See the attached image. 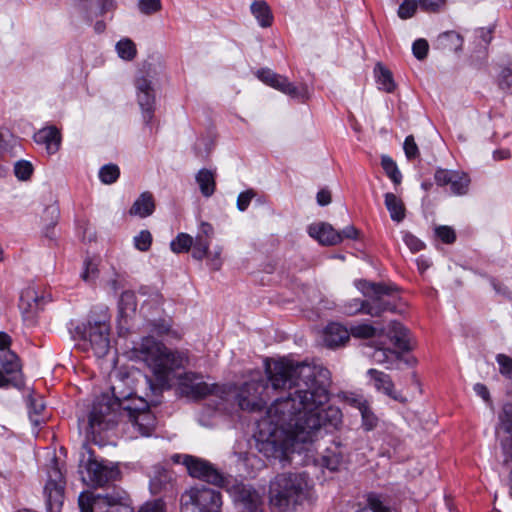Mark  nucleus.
I'll return each instance as SVG.
<instances>
[{"instance_id":"f257e3e1","label":"nucleus","mask_w":512,"mask_h":512,"mask_svg":"<svg viewBox=\"0 0 512 512\" xmlns=\"http://www.w3.org/2000/svg\"><path fill=\"white\" fill-rule=\"evenodd\" d=\"M267 379L260 373L240 387L223 385L230 394L220 397L222 403L234 399L241 410H261L269 391H287L276 399L258 423V449L266 457L292 461L305 445L313 442L322 427L337 428L342 413L327 406L330 399V372L319 364L294 363L282 359L266 366Z\"/></svg>"},{"instance_id":"f03ea898","label":"nucleus","mask_w":512,"mask_h":512,"mask_svg":"<svg viewBox=\"0 0 512 512\" xmlns=\"http://www.w3.org/2000/svg\"><path fill=\"white\" fill-rule=\"evenodd\" d=\"M123 417L127 418L140 436H150L157 425L156 416L144 401L140 405L122 406L114 393L102 394L95 399L89 415V425L92 433H101L113 428Z\"/></svg>"},{"instance_id":"7ed1b4c3","label":"nucleus","mask_w":512,"mask_h":512,"mask_svg":"<svg viewBox=\"0 0 512 512\" xmlns=\"http://www.w3.org/2000/svg\"><path fill=\"white\" fill-rule=\"evenodd\" d=\"M313 483L306 472L278 474L269 485V504L274 512H293L312 498Z\"/></svg>"},{"instance_id":"20e7f679","label":"nucleus","mask_w":512,"mask_h":512,"mask_svg":"<svg viewBox=\"0 0 512 512\" xmlns=\"http://www.w3.org/2000/svg\"><path fill=\"white\" fill-rule=\"evenodd\" d=\"M132 354L145 362L161 381L167 380L171 372L184 368L189 361L184 352L170 350L152 337H144L133 347Z\"/></svg>"},{"instance_id":"39448f33","label":"nucleus","mask_w":512,"mask_h":512,"mask_svg":"<svg viewBox=\"0 0 512 512\" xmlns=\"http://www.w3.org/2000/svg\"><path fill=\"white\" fill-rule=\"evenodd\" d=\"M109 320L108 307L97 305L90 311L88 326L77 325L70 333L75 340L88 341L97 357H104L110 349Z\"/></svg>"},{"instance_id":"423d86ee","label":"nucleus","mask_w":512,"mask_h":512,"mask_svg":"<svg viewBox=\"0 0 512 512\" xmlns=\"http://www.w3.org/2000/svg\"><path fill=\"white\" fill-rule=\"evenodd\" d=\"M357 287L369 300L356 301V309H349V313H363L372 317H379L385 311L395 310L390 302L383 299L384 295L392 293L393 287L367 281H359Z\"/></svg>"},{"instance_id":"0eeeda50","label":"nucleus","mask_w":512,"mask_h":512,"mask_svg":"<svg viewBox=\"0 0 512 512\" xmlns=\"http://www.w3.org/2000/svg\"><path fill=\"white\" fill-rule=\"evenodd\" d=\"M84 449L87 453V458L83 454L80 461V468H84L86 472V476L83 475L82 477L84 482L93 487H103L121 478L118 463L98 460L91 449L86 447Z\"/></svg>"},{"instance_id":"6e6552de","label":"nucleus","mask_w":512,"mask_h":512,"mask_svg":"<svg viewBox=\"0 0 512 512\" xmlns=\"http://www.w3.org/2000/svg\"><path fill=\"white\" fill-rule=\"evenodd\" d=\"M127 501L124 491H113L104 495L85 491L78 497L81 512H133Z\"/></svg>"},{"instance_id":"1a4fd4ad","label":"nucleus","mask_w":512,"mask_h":512,"mask_svg":"<svg viewBox=\"0 0 512 512\" xmlns=\"http://www.w3.org/2000/svg\"><path fill=\"white\" fill-rule=\"evenodd\" d=\"M220 492L205 486L192 487L182 496V512H220Z\"/></svg>"},{"instance_id":"9d476101","label":"nucleus","mask_w":512,"mask_h":512,"mask_svg":"<svg viewBox=\"0 0 512 512\" xmlns=\"http://www.w3.org/2000/svg\"><path fill=\"white\" fill-rule=\"evenodd\" d=\"M178 389L181 395L193 400L207 396H215L220 399V397L230 394L228 388L218 384H208L203 381L200 374L192 372L185 373L179 378Z\"/></svg>"},{"instance_id":"9b49d317","label":"nucleus","mask_w":512,"mask_h":512,"mask_svg":"<svg viewBox=\"0 0 512 512\" xmlns=\"http://www.w3.org/2000/svg\"><path fill=\"white\" fill-rule=\"evenodd\" d=\"M48 480L44 488L47 498V512H62L64 502L63 475L55 459L47 471Z\"/></svg>"},{"instance_id":"f8f14e48","label":"nucleus","mask_w":512,"mask_h":512,"mask_svg":"<svg viewBox=\"0 0 512 512\" xmlns=\"http://www.w3.org/2000/svg\"><path fill=\"white\" fill-rule=\"evenodd\" d=\"M256 76L263 83L279 90L280 92L290 96L291 98L305 100L307 97V90L305 87H296L293 83L280 74L273 72L268 68L260 69L256 72Z\"/></svg>"},{"instance_id":"ddd939ff","label":"nucleus","mask_w":512,"mask_h":512,"mask_svg":"<svg viewBox=\"0 0 512 512\" xmlns=\"http://www.w3.org/2000/svg\"><path fill=\"white\" fill-rule=\"evenodd\" d=\"M48 299L35 285L26 287L20 296L19 308L25 321L33 323Z\"/></svg>"},{"instance_id":"4468645a","label":"nucleus","mask_w":512,"mask_h":512,"mask_svg":"<svg viewBox=\"0 0 512 512\" xmlns=\"http://www.w3.org/2000/svg\"><path fill=\"white\" fill-rule=\"evenodd\" d=\"M233 497L238 512H264L262 494L250 485H236Z\"/></svg>"},{"instance_id":"2eb2a0df","label":"nucleus","mask_w":512,"mask_h":512,"mask_svg":"<svg viewBox=\"0 0 512 512\" xmlns=\"http://www.w3.org/2000/svg\"><path fill=\"white\" fill-rule=\"evenodd\" d=\"M184 464L190 476L201 479L216 486L224 483L223 475L208 461L194 457L186 456Z\"/></svg>"},{"instance_id":"dca6fc26","label":"nucleus","mask_w":512,"mask_h":512,"mask_svg":"<svg viewBox=\"0 0 512 512\" xmlns=\"http://www.w3.org/2000/svg\"><path fill=\"white\" fill-rule=\"evenodd\" d=\"M434 179L437 185H450L451 192L455 195H464L468 191L470 179L467 174L460 171L438 169Z\"/></svg>"},{"instance_id":"f3484780","label":"nucleus","mask_w":512,"mask_h":512,"mask_svg":"<svg viewBox=\"0 0 512 512\" xmlns=\"http://www.w3.org/2000/svg\"><path fill=\"white\" fill-rule=\"evenodd\" d=\"M137 100L143 113L146 123L152 120L154 112L155 94L151 81L145 76L137 77L135 80Z\"/></svg>"},{"instance_id":"a211bd4d","label":"nucleus","mask_w":512,"mask_h":512,"mask_svg":"<svg viewBox=\"0 0 512 512\" xmlns=\"http://www.w3.org/2000/svg\"><path fill=\"white\" fill-rule=\"evenodd\" d=\"M214 236V228L208 222H201L198 233L193 239L192 256L197 260H202L208 255L211 239Z\"/></svg>"},{"instance_id":"6ab92c4d","label":"nucleus","mask_w":512,"mask_h":512,"mask_svg":"<svg viewBox=\"0 0 512 512\" xmlns=\"http://www.w3.org/2000/svg\"><path fill=\"white\" fill-rule=\"evenodd\" d=\"M309 235L320 244L332 246L342 242V234L336 231L329 223H315L308 227Z\"/></svg>"},{"instance_id":"aec40b11","label":"nucleus","mask_w":512,"mask_h":512,"mask_svg":"<svg viewBox=\"0 0 512 512\" xmlns=\"http://www.w3.org/2000/svg\"><path fill=\"white\" fill-rule=\"evenodd\" d=\"M61 139V131L53 126L42 128L34 134V141L44 145L49 154L59 150Z\"/></svg>"},{"instance_id":"412c9836","label":"nucleus","mask_w":512,"mask_h":512,"mask_svg":"<svg viewBox=\"0 0 512 512\" xmlns=\"http://www.w3.org/2000/svg\"><path fill=\"white\" fill-rule=\"evenodd\" d=\"M391 343L402 355L403 352L411 349L407 329L397 321H391L388 327V334Z\"/></svg>"},{"instance_id":"4be33fe9","label":"nucleus","mask_w":512,"mask_h":512,"mask_svg":"<svg viewBox=\"0 0 512 512\" xmlns=\"http://www.w3.org/2000/svg\"><path fill=\"white\" fill-rule=\"evenodd\" d=\"M349 341V331L338 323L329 324L324 331V343L329 348H336Z\"/></svg>"},{"instance_id":"5701e85b","label":"nucleus","mask_w":512,"mask_h":512,"mask_svg":"<svg viewBox=\"0 0 512 512\" xmlns=\"http://www.w3.org/2000/svg\"><path fill=\"white\" fill-rule=\"evenodd\" d=\"M155 210V200L151 192L145 191L134 201L129 210L132 216L146 218L153 214Z\"/></svg>"},{"instance_id":"b1692460","label":"nucleus","mask_w":512,"mask_h":512,"mask_svg":"<svg viewBox=\"0 0 512 512\" xmlns=\"http://www.w3.org/2000/svg\"><path fill=\"white\" fill-rule=\"evenodd\" d=\"M368 375L371 377L373 385L377 391L386 394L394 400H399V397L394 391L393 381L388 374L376 369H369Z\"/></svg>"},{"instance_id":"393cba45","label":"nucleus","mask_w":512,"mask_h":512,"mask_svg":"<svg viewBox=\"0 0 512 512\" xmlns=\"http://www.w3.org/2000/svg\"><path fill=\"white\" fill-rule=\"evenodd\" d=\"M250 10L252 15L256 18L261 27L267 28L272 25L273 14L271 12L269 5L265 1H254L250 6Z\"/></svg>"},{"instance_id":"a878e982","label":"nucleus","mask_w":512,"mask_h":512,"mask_svg":"<svg viewBox=\"0 0 512 512\" xmlns=\"http://www.w3.org/2000/svg\"><path fill=\"white\" fill-rule=\"evenodd\" d=\"M463 38L455 31H446L440 34L436 40L438 49L447 51H459L462 48Z\"/></svg>"},{"instance_id":"bb28decb","label":"nucleus","mask_w":512,"mask_h":512,"mask_svg":"<svg viewBox=\"0 0 512 512\" xmlns=\"http://www.w3.org/2000/svg\"><path fill=\"white\" fill-rule=\"evenodd\" d=\"M29 418L31 423L38 427L45 422V417L40 416L45 410V403L41 396L30 395L27 400Z\"/></svg>"},{"instance_id":"cd10ccee","label":"nucleus","mask_w":512,"mask_h":512,"mask_svg":"<svg viewBox=\"0 0 512 512\" xmlns=\"http://www.w3.org/2000/svg\"><path fill=\"white\" fill-rule=\"evenodd\" d=\"M385 206L390 213V217L395 222H401L405 218V206L403 201L393 193L385 194Z\"/></svg>"},{"instance_id":"c85d7f7f","label":"nucleus","mask_w":512,"mask_h":512,"mask_svg":"<svg viewBox=\"0 0 512 512\" xmlns=\"http://www.w3.org/2000/svg\"><path fill=\"white\" fill-rule=\"evenodd\" d=\"M196 182L203 196L210 197L214 193L216 187L215 174L211 170L201 169L196 175Z\"/></svg>"},{"instance_id":"c756f323","label":"nucleus","mask_w":512,"mask_h":512,"mask_svg":"<svg viewBox=\"0 0 512 512\" xmlns=\"http://www.w3.org/2000/svg\"><path fill=\"white\" fill-rule=\"evenodd\" d=\"M323 465L331 470H338L344 463V454L339 446L327 448L322 457Z\"/></svg>"},{"instance_id":"7c9ffc66","label":"nucleus","mask_w":512,"mask_h":512,"mask_svg":"<svg viewBox=\"0 0 512 512\" xmlns=\"http://www.w3.org/2000/svg\"><path fill=\"white\" fill-rule=\"evenodd\" d=\"M0 364L7 374H16L21 372L20 360L10 349H4L3 352H0Z\"/></svg>"},{"instance_id":"2f4dec72","label":"nucleus","mask_w":512,"mask_h":512,"mask_svg":"<svg viewBox=\"0 0 512 512\" xmlns=\"http://www.w3.org/2000/svg\"><path fill=\"white\" fill-rule=\"evenodd\" d=\"M375 75L379 88L387 93L394 91L396 85L389 69L378 63L375 67Z\"/></svg>"},{"instance_id":"473e14b6","label":"nucleus","mask_w":512,"mask_h":512,"mask_svg":"<svg viewBox=\"0 0 512 512\" xmlns=\"http://www.w3.org/2000/svg\"><path fill=\"white\" fill-rule=\"evenodd\" d=\"M370 357L377 364L388 365H392L394 362L402 359V355L400 354V352L383 347L376 348L370 355Z\"/></svg>"},{"instance_id":"72a5a7b5","label":"nucleus","mask_w":512,"mask_h":512,"mask_svg":"<svg viewBox=\"0 0 512 512\" xmlns=\"http://www.w3.org/2000/svg\"><path fill=\"white\" fill-rule=\"evenodd\" d=\"M358 512H393L390 504L377 494H369L367 497V504Z\"/></svg>"},{"instance_id":"f704fd0d","label":"nucleus","mask_w":512,"mask_h":512,"mask_svg":"<svg viewBox=\"0 0 512 512\" xmlns=\"http://www.w3.org/2000/svg\"><path fill=\"white\" fill-rule=\"evenodd\" d=\"M357 408L362 416V423L367 431L374 429L377 426L378 419L371 411L370 407L365 401H355Z\"/></svg>"},{"instance_id":"c9c22d12","label":"nucleus","mask_w":512,"mask_h":512,"mask_svg":"<svg viewBox=\"0 0 512 512\" xmlns=\"http://www.w3.org/2000/svg\"><path fill=\"white\" fill-rule=\"evenodd\" d=\"M381 166L387 176L392 180V182L396 185L400 184L402 181V175L399 171L396 163L393 159L387 155L382 156L381 158Z\"/></svg>"},{"instance_id":"e433bc0d","label":"nucleus","mask_w":512,"mask_h":512,"mask_svg":"<svg viewBox=\"0 0 512 512\" xmlns=\"http://www.w3.org/2000/svg\"><path fill=\"white\" fill-rule=\"evenodd\" d=\"M98 175L103 184L110 185L118 180L120 169L116 164H106L100 168Z\"/></svg>"},{"instance_id":"4c0bfd02","label":"nucleus","mask_w":512,"mask_h":512,"mask_svg":"<svg viewBox=\"0 0 512 512\" xmlns=\"http://www.w3.org/2000/svg\"><path fill=\"white\" fill-rule=\"evenodd\" d=\"M193 245V238L187 233H179L170 243V248L174 253L188 252Z\"/></svg>"},{"instance_id":"58836bf2","label":"nucleus","mask_w":512,"mask_h":512,"mask_svg":"<svg viewBox=\"0 0 512 512\" xmlns=\"http://www.w3.org/2000/svg\"><path fill=\"white\" fill-rule=\"evenodd\" d=\"M116 50L120 58L132 60L137 53L134 42L128 38L122 39L116 44Z\"/></svg>"},{"instance_id":"ea45409f","label":"nucleus","mask_w":512,"mask_h":512,"mask_svg":"<svg viewBox=\"0 0 512 512\" xmlns=\"http://www.w3.org/2000/svg\"><path fill=\"white\" fill-rule=\"evenodd\" d=\"M137 308L136 296L131 291H125L121 294L119 301V309L121 314L128 315L134 313Z\"/></svg>"},{"instance_id":"a19ab883","label":"nucleus","mask_w":512,"mask_h":512,"mask_svg":"<svg viewBox=\"0 0 512 512\" xmlns=\"http://www.w3.org/2000/svg\"><path fill=\"white\" fill-rule=\"evenodd\" d=\"M348 331L349 336L352 335L355 338L368 339L376 335V328L366 323L351 326Z\"/></svg>"},{"instance_id":"79ce46f5","label":"nucleus","mask_w":512,"mask_h":512,"mask_svg":"<svg viewBox=\"0 0 512 512\" xmlns=\"http://www.w3.org/2000/svg\"><path fill=\"white\" fill-rule=\"evenodd\" d=\"M152 234L148 230H141L136 236L133 238L134 247L141 251L146 252L150 249L152 245Z\"/></svg>"},{"instance_id":"37998d69","label":"nucleus","mask_w":512,"mask_h":512,"mask_svg":"<svg viewBox=\"0 0 512 512\" xmlns=\"http://www.w3.org/2000/svg\"><path fill=\"white\" fill-rule=\"evenodd\" d=\"M33 170V165L26 160H19L14 164V174L20 181L30 179Z\"/></svg>"},{"instance_id":"c03bdc74","label":"nucleus","mask_w":512,"mask_h":512,"mask_svg":"<svg viewBox=\"0 0 512 512\" xmlns=\"http://www.w3.org/2000/svg\"><path fill=\"white\" fill-rule=\"evenodd\" d=\"M498 86L501 90L512 94V63L501 70L498 76Z\"/></svg>"},{"instance_id":"a18cd8bd","label":"nucleus","mask_w":512,"mask_h":512,"mask_svg":"<svg viewBox=\"0 0 512 512\" xmlns=\"http://www.w3.org/2000/svg\"><path fill=\"white\" fill-rule=\"evenodd\" d=\"M418 5L416 0H404L398 8L397 14L399 18L404 20L411 18L415 14Z\"/></svg>"},{"instance_id":"49530a36","label":"nucleus","mask_w":512,"mask_h":512,"mask_svg":"<svg viewBox=\"0 0 512 512\" xmlns=\"http://www.w3.org/2000/svg\"><path fill=\"white\" fill-rule=\"evenodd\" d=\"M98 274V262L96 258L86 259L84 262V271L81 277L84 281H92Z\"/></svg>"},{"instance_id":"de8ad7c7","label":"nucleus","mask_w":512,"mask_h":512,"mask_svg":"<svg viewBox=\"0 0 512 512\" xmlns=\"http://www.w3.org/2000/svg\"><path fill=\"white\" fill-rule=\"evenodd\" d=\"M500 426L508 433L512 434V404H505L502 413L499 416Z\"/></svg>"},{"instance_id":"09e8293b","label":"nucleus","mask_w":512,"mask_h":512,"mask_svg":"<svg viewBox=\"0 0 512 512\" xmlns=\"http://www.w3.org/2000/svg\"><path fill=\"white\" fill-rule=\"evenodd\" d=\"M138 8L141 13L151 15L161 10L162 5L160 0H140Z\"/></svg>"},{"instance_id":"8fccbe9b","label":"nucleus","mask_w":512,"mask_h":512,"mask_svg":"<svg viewBox=\"0 0 512 512\" xmlns=\"http://www.w3.org/2000/svg\"><path fill=\"white\" fill-rule=\"evenodd\" d=\"M446 0H418L419 7L426 12L437 13L445 6Z\"/></svg>"},{"instance_id":"3c124183","label":"nucleus","mask_w":512,"mask_h":512,"mask_svg":"<svg viewBox=\"0 0 512 512\" xmlns=\"http://www.w3.org/2000/svg\"><path fill=\"white\" fill-rule=\"evenodd\" d=\"M403 241L413 253L421 251L425 246L419 238L410 232H403Z\"/></svg>"},{"instance_id":"603ef678","label":"nucleus","mask_w":512,"mask_h":512,"mask_svg":"<svg viewBox=\"0 0 512 512\" xmlns=\"http://www.w3.org/2000/svg\"><path fill=\"white\" fill-rule=\"evenodd\" d=\"M429 50L428 42L425 39H418L413 43L412 51L413 55L418 60H423L426 58Z\"/></svg>"},{"instance_id":"864d4df0","label":"nucleus","mask_w":512,"mask_h":512,"mask_svg":"<svg viewBox=\"0 0 512 512\" xmlns=\"http://www.w3.org/2000/svg\"><path fill=\"white\" fill-rule=\"evenodd\" d=\"M435 234L444 243L451 244L455 241L456 235L454 230L449 226H439L435 229Z\"/></svg>"},{"instance_id":"5fc2aeb1","label":"nucleus","mask_w":512,"mask_h":512,"mask_svg":"<svg viewBox=\"0 0 512 512\" xmlns=\"http://www.w3.org/2000/svg\"><path fill=\"white\" fill-rule=\"evenodd\" d=\"M403 148L405 155L409 160L418 157L419 149L412 135L406 137Z\"/></svg>"},{"instance_id":"6e6d98bb","label":"nucleus","mask_w":512,"mask_h":512,"mask_svg":"<svg viewBox=\"0 0 512 512\" xmlns=\"http://www.w3.org/2000/svg\"><path fill=\"white\" fill-rule=\"evenodd\" d=\"M222 247L216 246L214 251L209 253L206 257H208V265L215 271L219 270L222 266Z\"/></svg>"},{"instance_id":"4d7b16f0","label":"nucleus","mask_w":512,"mask_h":512,"mask_svg":"<svg viewBox=\"0 0 512 512\" xmlns=\"http://www.w3.org/2000/svg\"><path fill=\"white\" fill-rule=\"evenodd\" d=\"M497 363L500 366V373L505 376L512 375V358L504 354H498Z\"/></svg>"},{"instance_id":"13d9d810","label":"nucleus","mask_w":512,"mask_h":512,"mask_svg":"<svg viewBox=\"0 0 512 512\" xmlns=\"http://www.w3.org/2000/svg\"><path fill=\"white\" fill-rule=\"evenodd\" d=\"M255 192L252 189L246 190L238 195L237 198V208L240 211H245L251 200L254 198Z\"/></svg>"},{"instance_id":"bf43d9fd","label":"nucleus","mask_w":512,"mask_h":512,"mask_svg":"<svg viewBox=\"0 0 512 512\" xmlns=\"http://www.w3.org/2000/svg\"><path fill=\"white\" fill-rule=\"evenodd\" d=\"M138 512H164V503L160 500L148 502Z\"/></svg>"},{"instance_id":"052dcab7","label":"nucleus","mask_w":512,"mask_h":512,"mask_svg":"<svg viewBox=\"0 0 512 512\" xmlns=\"http://www.w3.org/2000/svg\"><path fill=\"white\" fill-rule=\"evenodd\" d=\"M475 393L481 397L487 404L491 405V397L488 388L482 383H476L473 387Z\"/></svg>"},{"instance_id":"680f3d73","label":"nucleus","mask_w":512,"mask_h":512,"mask_svg":"<svg viewBox=\"0 0 512 512\" xmlns=\"http://www.w3.org/2000/svg\"><path fill=\"white\" fill-rule=\"evenodd\" d=\"M502 449L505 454V462L512 460V434L509 437L502 441Z\"/></svg>"},{"instance_id":"e2e57ef3","label":"nucleus","mask_w":512,"mask_h":512,"mask_svg":"<svg viewBox=\"0 0 512 512\" xmlns=\"http://www.w3.org/2000/svg\"><path fill=\"white\" fill-rule=\"evenodd\" d=\"M331 202V193L327 189H322L317 193V203L320 206L328 205Z\"/></svg>"},{"instance_id":"0e129e2a","label":"nucleus","mask_w":512,"mask_h":512,"mask_svg":"<svg viewBox=\"0 0 512 512\" xmlns=\"http://www.w3.org/2000/svg\"><path fill=\"white\" fill-rule=\"evenodd\" d=\"M114 0H99V14L103 15L108 11L114 9Z\"/></svg>"},{"instance_id":"69168bd1","label":"nucleus","mask_w":512,"mask_h":512,"mask_svg":"<svg viewBox=\"0 0 512 512\" xmlns=\"http://www.w3.org/2000/svg\"><path fill=\"white\" fill-rule=\"evenodd\" d=\"M339 233L342 234V240L344 238H346V239H356L357 236H358V230L354 226H347L346 228H344Z\"/></svg>"},{"instance_id":"338daca9","label":"nucleus","mask_w":512,"mask_h":512,"mask_svg":"<svg viewBox=\"0 0 512 512\" xmlns=\"http://www.w3.org/2000/svg\"><path fill=\"white\" fill-rule=\"evenodd\" d=\"M163 301V297L162 295L157 291V290H154L152 291L151 295H150V299H146L144 300V303L146 304H161Z\"/></svg>"},{"instance_id":"774afa93","label":"nucleus","mask_w":512,"mask_h":512,"mask_svg":"<svg viewBox=\"0 0 512 512\" xmlns=\"http://www.w3.org/2000/svg\"><path fill=\"white\" fill-rule=\"evenodd\" d=\"M10 345L11 337L4 332H0V352H3L4 349H9Z\"/></svg>"}]
</instances>
